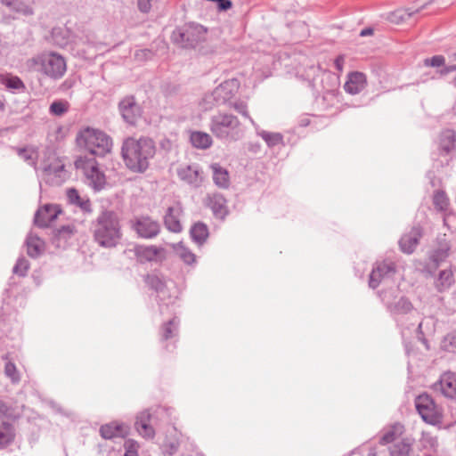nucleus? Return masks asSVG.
<instances>
[{"instance_id": "obj_1", "label": "nucleus", "mask_w": 456, "mask_h": 456, "mask_svg": "<svg viewBox=\"0 0 456 456\" xmlns=\"http://www.w3.org/2000/svg\"><path fill=\"white\" fill-rule=\"evenodd\" d=\"M156 151L152 140L127 138L122 146V157L126 167L134 173H144Z\"/></svg>"}, {"instance_id": "obj_2", "label": "nucleus", "mask_w": 456, "mask_h": 456, "mask_svg": "<svg viewBox=\"0 0 456 456\" xmlns=\"http://www.w3.org/2000/svg\"><path fill=\"white\" fill-rule=\"evenodd\" d=\"M94 239L102 247H115L120 238L121 231L118 216L111 211L102 213L95 224Z\"/></svg>"}, {"instance_id": "obj_3", "label": "nucleus", "mask_w": 456, "mask_h": 456, "mask_svg": "<svg viewBox=\"0 0 456 456\" xmlns=\"http://www.w3.org/2000/svg\"><path fill=\"white\" fill-rule=\"evenodd\" d=\"M379 295L393 320L403 326V318L414 312L411 300L405 296H400L398 289H383Z\"/></svg>"}, {"instance_id": "obj_4", "label": "nucleus", "mask_w": 456, "mask_h": 456, "mask_svg": "<svg viewBox=\"0 0 456 456\" xmlns=\"http://www.w3.org/2000/svg\"><path fill=\"white\" fill-rule=\"evenodd\" d=\"M77 144L86 149L93 155L102 156L110 151V138L102 131L90 127L80 131L77 136Z\"/></svg>"}, {"instance_id": "obj_5", "label": "nucleus", "mask_w": 456, "mask_h": 456, "mask_svg": "<svg viewBox=\"0 0 456 456\" xmlns=\"http://www.w3.org/2000/svg\"><path fill=\"white\" fill-rule=\"evenodd\" d=\"M399 273L397 261L391 257H387L381 261H377L369 275V286L376 289L382 281L392 280Z\"/></svg>"}, {"instance_id": "obj_6", "label": "nucleus", "mask_w": 456, "mask_h": 456, "mask_svg": "<svg viewBox=\"0 0 456 456\" xmlns=\"http://www.w3.org/2000/svg\"><path fill=\"white\" fill-rule=\"evenodd\" d=\"M415 407L421 419L428 424L436 425L441 422V408L427 393L418 395L415 399Z\"/></svg>"}, {"instance_id": "obj_7", "label": "nucleus", "mask_w": 456, "mask_h": 456, "mask_svg": "<svg viewBox=\"0 0 456 456\" xmlns=\"http://www.w3.org/2000/svg\"><path fill=\"white\" fill-rule=\"evenodd\" d=\"M76 167L86 175L90 184L95 190H101L106 183L104 174L98 168L94 158L80 157L75 162Z\"/></svg>"}, {"instance_id": "obj_8", "label": "nucleus", "mask_w": 456, "mask_h": 456, "mask_svg": "<svg viewBox=\"0 0 456 456\" xmlns=\"http://www.w3.org/2000/svg\"><path fill=\"white\" fill-rule=\"evenodd\" d=\"M451 248V243L444 236L438 238L436 246L429 252L428 262L424 266L423 272L427 275H434L440 265L450 256Z\"/></svg>"}, {"instance_id": "obj_9", "label": "nucleus", "mask_w": 456, "mask_h": 456, "mask_svg": "<svg viewBox=\"0 0 456 456\" xmlns=\"http://www.w3.org/2000/svg\"><path fill=\"white\" fill-rule=\"evenodd\" d=\"M40 62L44 73L52 78H61L66 72V61L60 54L54 53L44 54Z\"/></svg>"}, {"instance_id": "obj_10", "label": "nucleus", "mask_w": 456, "mask_h": 456, "mask_svg": "<svg viewBox=\"0 0 456 456\" xmlns=\"http://www.w3.org/2000/svg\"><path fill=\"white\" fill-rule=\"evenodd\" d=\"M240 125L238 118L231 114L218 113L212 118L211 131L217 137H226L231 129Z\"/></svg>"}, {"instance_id": "obj_11", "label": "nucleus", "mask_w": 456, "mask_h": 456, "mask_svg": "<svg viewBox=\"0 0 456 456\" xmlns=\"http://www.w3.org/2000/svg\"><path fill=\"white\" fill-rule=\"evenodd\" d=\"M132 227L137 235L144 239L156 237L160 232L159 224L149 216H140L132 221Z\"/></svg>"}, {"instance_id": "obj_12", "label": "nucleus", "mask_w": 456, "mask_h": 456, "mask_svg": "<svg viewBox=\"0 0 456 456\" xmlns=\"http://www.w3.org/2000/svg\"><path fill=\"white\" fill-rule=\"evenodd\" d=\"M134 254L140 262H162L167 257L166 249L155 245L137 246Z\"/></svg>"}, {"instance_id": "obj_13", "label": "nucleus", "mask_w": 456, "mask_h": 456, "mask_svg": "<svg viewBox=\"0 0 456 456\" xmlns=\"http://www.w3.org/2000/svg\"><path fill=\"white\" fill-rule=\"evenodd\" d=\"M433 388L444 397L456 400V373L452 371L443 373L439 380L433 385Z\"/></svg>"}, {"instance_id": "obj_14", "label": "nucleus", "mask_w": 456, "mask_h": 456, "mask_svg": "<svg viewBox=\"0 0 456 456\" xmlns=\"http://www.w3.org/2000/svg\"><path fill=\"white\" fill-rule=\"evenodd\" d=\"M421 237L422 229L419 226H413L409 232L403 234L399 240L401 251L408 255L413 253Z\"/></svg>"}, {"instance_id": "obj_15", "label": "nucleus", "mask_w": 456, "mask_h": 456, "mask_svg": "<svg viewBox=\"0 0 456 456\" xmlns=\"http://www.w3.org/2000/svg\"><path fill=\"white\" fill-rule=\"evenodd\" d=\"M61 213L57 205H45L40 208L35 216V223L40 227L49 226Z\"/></svg>"}, {"instance_id": "obj_16", "label": "nucleus", "mask_w": 456, "mask_h": 456, "mask_svg": "<svg viewBox=\"0 0 456 456\" xmlns=\"http://www.w3.org/2000/svg\"><path fill=\"white\" fill-rule=\"evenodd\" d=\"M367 85V78L364 73L353 71L347 75L344 89L350 94H357L362 92Z\"/></svg>"}, {"instance_id": "obj_17", "label": "nucleus", "mask_w": 456, "mask_h": 456, "mask_svg": "<svg viewBox=\"0 0 456 456\" xmlns=\"http://www.w3.org/2000/svg\"><path fill=\"white\" fill-rule=\"evenodd\" d=\"M430 276L434 278L433 285L435 289L440 293L447 291L455 282L451 267L440 270L437 273L435 272V274Z\"/></svg>"}, {"instance_id": "obj_18", "label": "nucleus", "mask_w": 456, "mask_h": 456, "mask_svg": "<svg viewBox=\"0 0 456 456\" xmlns=\"http://www.w3.org/2000/svg\"><path fill=\"white\" fill-rule=\"evenodd\" d=\"M129 432V427L119 421H111L102 425L100 428L101 436L104 439L124 437Z\"/></svg>"}, {"instance_id": "obj_19", "label": "nucleus", "mask_w": 456, "mask_h": 456, "mask_svg": "<svg viewBox=\"0 0 456 456\" xmlns=\"http://www.w3.org/2000/svg\"><path fill=\"white\" fill-rule=\"evenodd\" d=\"M151 415L149 411H141L135 421L137 432L144 438L151 439L155 436V430L151 425Z\"/></svg>"}, {"instance_id": "obj_20", "label": "nucleus", "mask_w": 456, "mask_h": 456, "mask_svg": "<svg viewBox=\"0 0 456 456\" xmlns=\"http://www.w3.org/2000/svg\"><path fill=\"white\" fill-rule=\"evenodd\" d=\"M404 432V426L399 422L394 423L387 428L383 430V434L379 437V445L387 446L391 445L393 443L401 438Z\"/></svg>"}, {"instance_id": "obj_21", "label": "nucleus", "mask_w": 456, "mask_h": 456, "mask_svg": "<svg viewBox=\"0 0 456 456\" xmlns=\"http://www.w3.org/2000/svg\"><path fill=\"white\" fill-rule=\"evenodd\" d=\"M181 213L182 207L179 203H176L167 208L164 222L169 231L179 232L182 230V224L180 222Z\"/></svg>"}, {"instance_id": "obj_22", "label": "nucleus", "mask_w": 456, "mask_h": 456, "mask_svg": "<svg viewBox=\"0 0 456 456\" xmlns=\"http://www.w3.org/2000/svg\"><path fill=\"white\" fill-rule=\"evenodd\" d=\"M119 109L123 118L129 123H134L141 113L140 107L132 97L124 99L119 104Z\"/></svg>"}, {"instance_id": "obj_23", "label": "nucleus", "mask_w": 456, "mask_h": 456, "mask_svg": "<svg viewBox=\"0 0 456 456\" xmlns=\"http://www.w3.org/2000/svg\"><path fill=\"white\" fill-rule=\"evenodd\" d=\"M414 439L411 436H405L398 439L387 447L390 456H409Z\"/></svg>"}, {"instance_id": "obj_24", "label": "nucleus", "mask_w": 456, "mask_h": 456, "mask_svg": "<svg viewBox=\"0 0 456 456\" xmlns=\"http://www.w3.org/2000/svg\"><path fill=\"white\" fill-rule=\"evenodd\" d=\"M177 175L189 183L198 184L202 180L201 173L195 165H181L177 169Z\"/></svg>"}, {"instance_id": "obj_25", "label": "nucleus", "mask_w": 456, "mask_h": 456, "mask_svg": "<svg viewBox=\"0 0 456 456\" xmlns=\"http://www.w3.org/2000/svg\"><path fill=\"white\" fill-rule=\"evenodd\" d=\"M213 171L214 183L220 188H227L230 184V177L228 171L219 164L211 166Z\"/></svg>"}, {"instance_id": "obj_26", "label": "nucleus", "mask_w": 456, "mask_h": 456, "mask_svg": "<svg viewBox=\"0 0 456 456\" xmlns=\"http://www.w3.org/2000/svg\"><path fill=\"white\" fill-rule=\"evenodd\" d=\"M15 438L14 427L7 422H3L0 425V448H6L9 446Z\"/></svg>"}, {"instance_id": "obj_27", "label": "nucleus", "mask_w": 456, "mask_h": 456, "mask_svg": "<svg viewBox=\"0 0 456 456\" xmlns=\"http://www.w3.org/2000/svg\"><path fill=\"white\" fill-rule=\"evenodd\" d=\"M455 132L452 129H446L440 134L439 147L442 152L448 154L455 145Z\"/></svg>"}, {"instance_id": "obj_28", "label": "nucleus", "mask_w": 456, "mask_h": 456, "mask_svg": "<svg viewBox=\"0 0 456 456\" xmlns=\"http://www.w3.org/2000/svg\"><path fill=\"white\" fill-rule=\"evenodd\" d=\"M208 206L214 215L218 218H224L227 214L225 200L221 195H213L208 199Z\"/></svg>"}, {"instance_id": "obj_29", "label": "nucleus", "mask_w": 456, "mask_h": 456, "mask_svg": "<svg viewBox=\"0 0 456 456\" xmlns=\"http://www.w3.org/2000/svg\"><path fill=\"white\" fill-rule=\"evenodd\" d=\"M437 446L438 441L436 436H433L428 433L422 434V436L419 439V447L426 451L424 456H431L430 454L432 452H436Z\"/></svg>"}, {"instance_id": "obj_30", "label": "nucleus", "mask_w": 456, "mask_h": 456, "mask_svg": "<svg viewBox=\"0 0 456 456\" xmlns=\"http://www.w3.org/2000/svg\"><path fill=\"white\" fill-rule=\"evenodd\" d=\"M190 139L191 144L198 149H208L212 144L210 135L203 132H191Z\"/></svg>"}, {"instance_id": "obj_31", "label": "nucleus", "mask_w": 456, "mask_h": 456, "mask_svg": "<svg viewBox=\"0 0 456 456\" xmlns=\"http://www.w3.org/2000/svg\"><path fill=\"white\" fill-rule=\"evenodd\" d=\"M381 452V451L378 450L376 444H374L371 442H366L361 444L360 446L353 449L348 456H377L379 453Z\"/></svg>"}, {"instance_id": "obj_32", "label": "nucleus", "mask_w": 456, "mask_h": 456, "mask_svg": "<svg viewBox=\"0 0 456 456\" xmlns=\"http://www.w3.org/2000/svg\"><path fill=\"white\" fill-rule=\"evenodd\" d=\"M0 83L9 89L20 90L25 88L21 79L11 74L0 75Z\"/></svg>"}, {"instance_id": "obj_33", "label": "nucleus", "mask_w": 456, "mask_h": 456, "mask_svg": "<svg viewBox=\"0 0 456 456\" xmlns=\"http://www.w3.org/2000/svg\"><path fill=\"white\" fill-rule=\"evenodd\" d=\"M192 239L199 244H202L208 237V229L202 223L195 224L191 229Z\"/></svg>"}, {"instance_id": "obj_34", "label": "nucleus", "mask_w": 456, "mask_h": 456, "mask_svg": "<svg viewBox=\"0 0 456 456\" xmlns=\"http://www.w3.org/2000/svg\"><path fill=\"white\" fill-rule=\"evenodd\" d=\"M433 204L439 212H446L449 209V199L443 191H436L433 196Z\"/></svg>"}, {"instance_id": "obj_35", "label": "nucleus", "mask_w": 456, "mask_h": 456, "mask_svg": "<svg viewBox=\"0 0 456 456\" xmlns=\"http://www.w3.org/2000/svg\"><path fill=\"white\" fill-rule=\"evenodd\" d=\"M173 248L176 255L186 264H192L195 262V255L191 253L184 245L180 242L173 245Z\"/></svg>"}, {"instance_id": "obj_36", "label": "nucleus", "mask_w": 456, "mask_h": 456, "mask_svg": "<svg viewBox=\"0 0 456 456\" xmlns=\"http://www.w3.org/2000/svg\"><path fill=\"white\" fill-rule=\"evenodd\" d=\"M43 241L35 236H30L27 240L28 253L31 256H36L43 250Z\"/></svg>"}, {"instance_id": "obj_37", "label": "nucleus", "mask_w": 456, "mask_h": 456, "mask_svg": "<svg viewBox=\"0 0 456 456\" xmlns=\"http://www.w3.org/2000/svg\"><path fill=\"white\" fill-rule=\"evenodd\" d=\"M69 110V103L65 100L54 101L49 107V111L53 116H62Z\"/></svg>"}, {"instance_id": "obj_38", "label": "nucleus", "mask_w": 456, "mask_h": 456, "mask_svg": "<svg viewBox=\"0 0 456 456\" xmlns=\"http://www.w3.org/2000/svg\"><path fill=\"white\" fill-rule=\"evenodd\" d=\"M146 282L151 289L158 292L163 291L166 287L165 281L156 274L147 275Z\"/></svg>"}, {"instance_id": "obj_39", "label": "nucleus", "mask_w": 456, "mask_h": 456, "mask_svg": "<svg viewBox=\"0 0 456 456\" xmlns=\"http://www.w3.org/2000/svg\"><path fill=\"white\" fill-rule=\"evenodd\" d=\"M444 348L449 352H456V330L452 331L444 338Z\"/></svg>"}, {"instance_id": "obj_40", "label": "nucleus", "mask_w": 456, "mask_h": 456, "mask_svg": "<svg viewBox=\"0 0 456 456\" xmlns=\"http://www.w3.org/2000/svg\"><path fill=\"white\" fill-rule=\"evenodd\" d=\"M4 373L7 377H9L12 382H19L20 381V375L19 371L13 362H8L5 364L4 367Z\"/></svg>"}, {"instance_id": "obj_41", "label": "nucleus", "mask_w": 456, "mask_h": 456, "mask_svg": "<svg viewBox=\"0 0 456 456\" xmlns=\"http://www.w3.org/2000/svg\"><path fill=\"white\" fill-rule=\"evenodd\" d=\"M445 63V58L443 55H434L431 58L424 60L426 67H442Z\"/></svg>"}, {"instance_id": "obj_42", "label": "nucleus", "mask_w": 456, "mask_h": 456, "mask_svg": "<svg viewBox=\"0 0 456 456\" xmlns=\"http://www.w3.org/2000/svg\"><path fill=\"white\" fill-rule=\"evenodd\" d=\"M18 155L24 160H34L37 157V151L33 148H20L18 149Z\"/></svg>"}, {"instance_id": "obj_43", "label": "nucleus", "mask_w": 456, "mask_h": 456, "mask_svg": "<svg viewBox=\"0 0 456 456\" xmlns=\"http://www.w3.org/2000/svg\"><path fill=\"white\" fill-rule=\"evenodd\" d=\"M126 452L124 456H136L138 453L139 444L134 440H127L125 443Z\"/></svg>"}, {"instance_id": "obj_44", "label": "nucleus", "mask_w": 456, "mask_h": 456, "mask_svg": "<svg viewBox=\"0 0 456 456\" xmlns=\"http://www.w3.org/2000/svg\"><path fill=\"white\" fill-rule=\"evenodd\" d=\"M76 232H77V230H76L75 225L69 224V225L61 227L58 230L57 234H58L59 238L67 239V238H69L70 236L74 235L76 233Z\"/></svg>"}, {"instance_id": "obj_45", "label": "nucleus", "mask_w": 456, "mask_h": 456, "mask_svg": "<svg viewBox=\"0 0 456 456\" xmlns=\"http://www.w3.org/2000/svg\"><path fill=\"white\" fill-rule=\"evenodd\" d=\"M443 222L444 226L449 229L452 228L456 224V215L449 209L446 212H443Z\"/></svg>"}, {"instance_id": "obj_46", "label": "nucleus", "mask_w": 456, "mask_h": 456, "mask_svg": "<svg viewBox=\"0 0 456 456\" xmlns=\"http://www.w3.org/2000/svg\"><path fill=\"white\" fill-rule=\"evenodd\" d=\"M262 137L269 145H276L282 141V137L279 134L264 133Z\"/></svg>"}, {"instance_id": "obj_47", "label": "nucleus", "mask_w": 456, "mask_h": 456, "mask_svg": "<svg viewBox=\"0 0 456 456\" xmlns=\"http://www.w3.org/2000/svg\"><path fill=\"white\" fill-rule=\"evenodd\" d=\"M28 269V262L24 259H20L16 263V265L13 268V272L15 273H18V274L23 276V275H25Z\"/></svg>"}, {"instance_id": "obj_48", "label": "nucleus", "mask_w": 456, "mask_h": 456, "mask_svg": "<svg viewBox=\"0 0 456 456\" xmlns=\"http://www.w3.org/2000/svg\"><path fill=\"white\" fill-rule=\"evenodd\" d=\"M67 196L71 203H75V204H77L80 206L83 205V203L80 201V197H79L77 190H75V189L68 190Z\"/></svg>"}, {"instance_id": "obj_49", "label": "nucleus", "mask_w": 456, "mask_h": 456, "mask_svg": "<svg viewBox=\"0 0 456 456\" xmlns=\"http://www.w3.org/2000/svg\"><path fill=\"white\" fill-rule=\"evenodd\" d=\"M138 7L142 12H148L151 10V1L149 0H138Z\"/></svg>"}, {"instance_id": "obj_50", "label": "nucleus", "mask_w": 456, "mask_h": 456, "mask_svg": "<svg viewBox=\"0 0 456 456\" xmlns=\"http://www.w3.org/2000/svg\"><path fill=\"white\" fill-rule=\"evenodd\" d=\"M219 9L225 11L232 7V2L229 0H219Z\"/></svg>"}, {"instance_id": "obj_51", "label": "nucleus", "mask_w": 456, "mask_h": 456, "mask_svg": "<svg viewBox=\"0 0 456 456\" xmlns=\"http://www.w3.org/2000/svg\"><path fill=\"white\" fill-rule=\"evenodd\" d=\"M173 324V322H170L166 327H165V330H164V338L167 339L168 338L171 337V334H172V329H171V326Z\"/></svg>"}, {"instance_id": "obj_52", "label": "nucleus", "mask_w": 456, "mask_h": 456, "mask_svg": "<svg viewBox=\"0 0 456 456\" xmlns=\"http://www.w3.org/2000/svg\"><path fill=\"white\" fill-rule=\"evenodd\" d=\"M343 64H344V58L342 56H338L335 60V66L338 70L343 69Z\"/></svg>"}, {"instance_id": "obj_53", "label": "nucleus", "mask_w": 456, "mask_h": 456, "mask_svg": "<svg viewBox=\"0 0 456 456\" xmlns=\"http://www.w3.org/2000/svg\"><path fill=\"white\" fill-rule=\"evenodd\" d=\"M455 70H456V64L449 65V66H445L444 69L443 70H441V74L446 75V74L455 71Z\"/></svg>"}, {"instance_id": "obj_54", "label": "nucleus", "mask_w": 456, "mask_h": 456, "mask_svg": "<svg viewBox=\"0 0 456 456\" xmlns=\"http://www.w3.org/2000/svg\"><path fill=\"white\" fill-rule=\"evenodd\" d=\"M372 34H373V28H371L370 27L362 29L360 32L361 37H367V36H370Z\"/></svg>"}, {"instance_id": "obj_55", "label": "nucleus", "mask_w": 456, "mask_h": 456, "mask_svg": "<svg viewBox=\"0 0 456 456\" xmlns=\"http://www.w3.org/2000/svg\"><path fill=\"white\" fill-rule=\"evenodd\" d=\"M7 414V408L3 403H0V416Z\"/></svg>"}, {"instance_id": "obj_56", "label": "nucleus", "mask_w": 456, "mask_h": 456, "mask_svg": "<svg viewBox=\"0 0 456 456\" xmlns=\"http://www.w3.org/2000/svg\"><path fill=\"white\" fill-rule=\"evenodd\" d=\"M4 110V101L0 100V114L3 113Z\"/></svg>"}, {"instance_id": "obj_57", "label": "nucleus", "mask_w": 456, "mask_h": 456, "mask_svg": "<svg viewBox=\"0 0 456 456\" xmlns=\"http://www.w3.org/2000/svg\"><path fill=\"white\" fill-rule=\"evenodd\" d=\"M228 85H229V83L225 82V83L220 85V86L218 87L217 90H223V89L226 88L228 86Z\"/></svg>"}, {"instance_id": "obj_58", "label": "nucleus", "mask_w": 456, "mask_h": 456, "mask_svg": "<svg viewBox=\"0 0 456 456\" xmlns=\"http://www.w3.org/2000/svg\"><path fill=\"white\" fill-rule=\"evenodd\" d=\"M421 329H422V322H420L418 326V330L419 333H421Z\"/></svg>"}, {"instance_id": "obj_59", "label": "nucleus", "mask_w": 456, "mask_h": 456, "mask_svg": "<svg viewBox=\"0 0 456 456\" xmlns=\"http://www.w3.org/2000/svg\"><path fill=\"white\" fill-rule=\"evenodd\" d=\"M452 83H453L454 86L456 87V77L453 79Z\"/></svg>"}, {"instance_id": "obj_60", "label": "nucleus", "mask_w": 456, "mask_h": 456, "mask_svg": "<svg viewBox=\"0 0 456 456\" xmlns=\"http://www.w3.org/2000/svg\"><path fill=\"white\" fill-rule=\"evenodd\" d=\"M423 343L428 346L426 339H423Z\"/></svg>"}]
</instances>
